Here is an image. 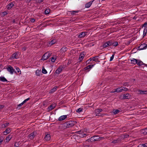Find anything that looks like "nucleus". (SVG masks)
Here are the masks:
<instances>
[{"instance_id":"obj_1","label":"nucleus","mask_w":147,"mask_h":147,"mask_svg":"<svg viewBox=\"0 0 147 147\" xmlns=\"http://www.w3.org/2000/svg\"><path fill=\"white\" fill-rule=\"evenodd\" d=\"M76 123L75 121H69L61 124L59 127L61 129H65L72 127Z\"/></svg>"},{"instance_id":"obj_2","label":"nucleus","mask_w":147,"mask_h":147,"mask_svg":"<svg viewBox=\"0 0 147 147\" xmlns=\"http://www.w3.org/2000/svg\"><path fill=\"white\" fill-rule=\"evenodd\" d=\"M118 45V42L113 40H110L105 43L103 45L104 48L113 46L116 47Z\"/></svg>"},{"instance_id":"obj_3","label":"nucleus","mask_w":147,"mask_h":147,"mask_svg":"<svg viewBox=\"0 0 147 147\" xmlns=\"http://www.w3.org/2000/svg\"><path fill=\"white\" fill-rule=\"evenodd\" d=\"M102 111V110L101 109H95V112L96 114V116L102 117L103 116L104 114L100 113Z\"/></svg>"},{"instance_id":"obj_4","label":"nucleus","mask_w":147,"mask_h":147,"mask_svg":"<svg viewBox=\"0 0 147 147\" xmlns=\"http://www.w3.org/2000/svg\"><path fill=\"white\" fill-rule=\"evenodd\" d=\"M6 69L7 71L11 74H13L14 72L16 73V71H15V70L13 69V67L10 65H8L6 68Z\"/></svg>"},{"instance_id":"obj_5","label":"nucleus","mask_w":147,"mask_h":147,"mask_svg":"<svg viewBox=\"0 0 147 147\" xmlns=\"http://www.w3.org/2000/svg\"><path fill=\"white\" fill-rule=\"evenodd\" d=\"M19 52H17L13 54L10 57V59H17L19 58Z\"/></svg>"},{"instance_id":"obj_6","label":"nucleus","mask_w":147,"mask_h":147,"mask_svg":"<svg viewBox=\"0 0 147 147\" xmlns=\"http://www.w3.org/2000/svg\"><path fill=\"white\" fill-rule=\"evenodd\" d=\"M147 48V45L144 43L141 45L140 46H139L138 47V50H141L144 49H146Z\"/></svg>"},{"instance_id":"obj_7","label":"nucleus","mask_w":147,"mask_h":147,"mask_svg":"<svg viewBox=\"0 0 147 147\" xmlns=\"http://www.w3.org/2000/svg\"><path fill=\"white\" fill-rule=\"evenodd\" d=\"M15 3L14 1H13L10 3L6 6V7L7 9L8 10L11 9L14 6V4H15Z\"/></svg>"},{"instance_id":"obj_8","label":"nucleus","mask_w":147,"mask_h":147,"mask_svg":"<svg viewBox=\"0 0 147 147\" xmlns=\"http://www.w3.org/2000/svg\"><path fill=\"white\" fill-rule=\"evenodd\" d=\"M68 49L65 46L63 47L60 50V52L63 55H65V52L67 51Z\"/></svg>"},{"instance_id":"obj_9","label":"nucleus","mask_w":147,"mask_h":147,"mask_svg":"<svg viewBox=\"0 0 147 147\" xmlns=\"http://www.w3.org/2000/svg\"><path fill=\"white\" fill-rule=\"evenodd\" d=\"M138 94H147V90H138Z\"/></svg>"},{"instance_id":"obj_10","label":"nucleus","mask_w":147,"mask_h":147,"mask_svg":"<svg viewBox=\"0 0 147 147\" xmlns=\"http://www.w3.org/2000/svg\"><path fill=\"white\" fill-rule=\"evenodd\" d=\"M67 115H63L60 116L58 119V121H61L64 120L67 118Z\"/></svg>"},{"instance_id":"obj_11","label":"nucleus","mask_w":147,"mask_h":147,"mask_svg":"<svg viewBox=\"0 0 147 147\" xmlns=\"http://www.w3.org/2000/svg\"><path fill=\"white\" fill-rule=\"evenodd\" d=\"M130 97V95L128 93L125 94H123L122 99H129Z\"/></svg>"},{"instance_id":"obj_12","label":"nucleus","mask_w":147,"mask_h":147,"mask_svg":"<svg viewBox=\"0 0 147 147\" xmlns=\"http://www.w3.org/2000/svg\"><path fill=\"white\" fill-rule=\"evenodd\" d=\"M94 140L95 141H97L101 140V139H103L104 138L103 137H100L99 136H94Z\"/></svg>"},{"instance_id":"obj_13","label":"nucleus","mask_w":147,"mask_h":147,"mask_svg":"<svg viewBox=\"0 0 147 147\" xmlns=\"http://www.w3.org/2000/svg\"><path fill=\"white\" fill-rule=\"evenodd\" d=\"M87 32H82L80 33L78 35V37L80 38H82L84 37L86 35V34L87 33Z\"/></svg>"},{"instance_id":"obj_14","label":"nucleus","mask_w":147,"mask_h":147,"mask_svg":"<svg viewBox=\"0 0 147 147\" xmlns=\"http://www.w3.org/2000/svg\"><path fill=\"white\" fill-rule=\"evenodd\" d=\"M56 42V40L55 39H53L49 41L48 43V46H51L52 45L55 44Z\"/></svg>"},{"instance_id":"obj_15","label":"nucleus","mask_w":147,"mask_h":147,"mask_svg":"<svg viewBox=\"0 0 147 147\" xmlns=\"http://www.w3.org/2000/svg\"><path fill=\"white\" fill-rule=\"evenodd\" d=\"M44 139L46 141H49L51 139L50 135L49 134H46L44 138Z\"/></svg>"},{"instance_id":"obj_16","label":"nucleus","mask_w":147,"mask_h":147,"mask_svg":"<svg viewBox=\"0 0 147 147\" xmlns=\"http://www.w3.org/2000/svg\"><path fill=\"white\" fill-rule=\"evenodd\" d=\"M123 91L122 89V87H120L117 88L115 90L114 92H119Z\"/></svg>"},{"instance_id":"obj_17","label":"nucleus","mask_w":147,"mask_h":147,"mask_svg":"<svg viewBox=\"0 0 147 147\" xmlns=\"http://www.w3.org/2000/svg\"><path fill=\"white\" fill-rule=\"evenodd\" d=\"M35 132H33L29 135L28 136L30 139H32L34 138V137L35 136Z\"/></svg>"},{"instance_id":"obj_18","label":"nucleus","mask_w":147,"mask_h":147,"mask_svg":"<svg viewBox=\"0 0 147 147\" xmlns=\"http://www.w3.org/2000/svg\"><path fill=\"white\" fill-rule=\"evenodd\" d=\"M94 1V0H93L92 1H90V2L86 4L85 5V7L86 8L89 7L91 6L92 2Z\"/></svg>"},{"instance_id":"obj_19","label":"nucleus","mask_w":147,"mask_h":147,"mask_svg":"<svg viewBox=\"0 0 147 147\" xmlns=\"http://www.w3.org/2000/svg\"><path fill=\"white\" fill-rule=\"evenodd\" d=\"M121 140L120 138H119L115 140L112 142L111 143L114 144L119 143L121 142Z\"/></svg>"},{"instance_id":"obj_20","label":"nucleus","mask_w":147,"mask_h":147,"mask_svg":"<svg viewBox=\"0 0 147 147\" xmlns=\"http://www.w3.org/2000/svg\"><path fill=\"white\" fill-rule=\"evenodd\" d=\"M12 137V135L11 134L7 136L5 139V140H6V142H8L11 138Z\"/></svg>"},{"instance_id":"obj_21","label":"nucleus","mask_w":147,"mask_h":147,"mask_svg":"<svg viewBox=\"0 0 147 147\" xmlns=\"http://www.w3.org/2000/svg\"><path fill=\"white\" fill-rule=\"evenodd\" d=\"M141 132L142 134L144 135L147 134V127L144 129H142L141 131Z\"/></svg>"},{"instance_id":"obj_22","label":"nucleus","mask_w":147,"mask_h":147,"mask_svg":"<svg viewBox=\"0 0 147 147\" xmlns=\"http://www.w3.org/2000/svg\"><path fill=\"white\" fill-rule=\"evenodd\" d=\"M10 129L9 128H7L5 131L3 132L4 135H7L10 132Z\"/></svg>"},{"instance_id":"obj_23","label":"nucleus","mask_w":147,"mask_h":147,"mask_svg":"<svg viewBox=\"0 0 147 147\" xmlns=\"http://www.w3.org/2000/svg\"><path fill=\"white\" fill-rule=\"evenodd\" d=\"M94 65H89L85 67L84 68V69L85 70H86L87 69H90L94 66Z\"/></svg>"},{"instance_id":"obj_24","label":"nucleus","mask_w":147,"mask_h":147,"mask_svg":"<svg viewBox=\"0 0 147 147\" xmlns=\"http://www.w3.org/2000/svg\"><path fill=\"white\" fill-rule=\"evenodd\" d=\"M48 58V56H47V54H45V53L42 56L41 60H45Z\"/></svg>"},{"instance_id":"obj_25","label":"nucleus","mask_w":147,"mask_h":147,"mask_svg":"<svg viewBox=\"0 0 147 147\" xmlns=\"http://www.w3.org/2000/svg\"><path fill=\"white\" fill-rule=\"evenodd\" d=\"M138 60L135 59H133L131 60V63L132 64H137Z\"/></svg>"},{"instance_id":"obj_26","label":"nucleus","mask_w":147,"mask_h":147,"mask_svg":"<svg viewBox=\"0 0 147 147\" xmlns=\"http://www.w3.org/2000/svg\"><path fill=\"white\" fill-rule=\"evenodd\" d=\"M62 70V68L61 67H58L56 70L55 72L58 74H59Z\"/></svg>"},{"instance_id":"obj_27","label":"nucleus","mask_w":147,"mask_h":147,"mask_svg":"<svg viewBox=\"0 0 147 147\" xmlns=\"http://www.w3.org/2000/svg\"><path fill=\"white\" fill-rule=\"evenodd\" d=\"M85 54L83 53H81L80 55L79 59L80 61H81L83 59L84 57Z\"/></svg>"},{"instance_id":"obj_28","label":"nucleus","mask_w":147,"mask_h":147,"mask_svg":"<svg viewBox=\"0 0 147 147\" xmlns=\"http://www.w3.org/2000/svg\"><path fill=\"white\" fill-rule=\"evenodd\" d=\"M0 80L3 82L7 81V79L3 76H1L0 77Z\"/></svg>"},{"instance_id":"obj_29","label":"nucleus","mask_w":147,"mask_h":147,"mask_svg":"<svg viewBox=\"0 0 147 147\" xmlns=\"http://www.w3.org/2000/svg\"><path fill=\"white\" fill-rule=\"evenodd\" d=\"M137 64L138 65L140 66L142 65H144V63H143V62L141 61L140 60H138V63H137Z\"/></svg>"},{"instance_id":"obj_30","label":"nucleus","mask_w":147,"mask_h":147,"mask_svg":"<svg viewBox=\"0 0 147 147\" xmlns=\"http://www.w3.org/2000/svg\"><path fill=\"white\" fill-rule=\"evenodd\" d=\"M50 11V10L49 9H47L44 11V13L45 14H48L49 13Z\"/></svg>"},{"instance_id":"obj_31","label":"nucleus","mask_w":147,"mask_h":147,"mask_svg":"<svg viewBox=\"0 0 147 147\" xmlns=\"http://www.w3.org/2000/svg\"><path fill=\"white\" fill-rule=\"evenodd\" d=\"M7 13L6 11H4L1 13V17H3L7 15Z\"/></svg>"},{"instance_id":"obj_32","label":"nucleus","mask_w":147,"mask_h":147,"mask_svg":"<svg viewBox=\"0 0 147 147\" xmlns=\"http://www.w3.org/2000/svg\"><path fill=\"white\" fill-rule=\"evenodd\" d=\"M147 32V27H146L143 31V37L145 36Z\"/></svg>"},{"instance_id":"obj_33","label":"nucleus","mask_w":147,"mask_h":147,"mask_svg":"<svg viewBox=\"0 0 147 147\" xmlns=\"http://www.w3.org/2000/svg\"><path fill=\"white\" fill-rule=\"evenodd\" d=\"M57 86H55L53 88L51 89V93H53L54 92H55L57 90Z\"/></svg>"},{"instance_id":"obj_34","label":"nucleus","mask_w":147,"mask_h":147,"mask_svg":"<svg viewBox=\"0 0 147 147\" xmlns=\"http://www.w3.org/2000/svg\"><path fill=\"white\" fill-rule=\"evenodd\" d=\"M42 72L44 74H46L47 73V71L45 69L44 66L42 67Z\"/></svg>"},{"instance_id":"obj_35","label":"nucleus","mask_w":147,"mask_h":147,"mask_svg":"<svg viewBox=\"0 0 147 147\" xmlns=\"http://www.w3.org/2000/svg\"><path fill=\"white\" fill-rule=\"evenodd\" d=\"M9 123H6L3 124L2 125V128H5L8 126V125H9Z\"/></svg>"},{"instance_id":"obj_36","label":"nucleus","mask_w":147,"mask_h":147,"mask_svg":"<svg viewBox=\"0 0 147 147\" xmlns=\"http://www.w3.org/2000/svg\"><path fill=\"white\" fill-rule=\"evenodd\" d=\"M120 112V111L118 109H114L113 110V112L115 114H118Z\"/></svg>"},{"instance_id":"obj_37","label":"nucleus","mask_w":147,"mask_h":147,"mask_svg":"<svg viewBox=\"0 0 147 147\" xmlns=\"http://www.w3.org/2000/svg\"><path fill=\"white\" fill-rule=\"evenodd\" d=\"M97 57H94L93 58V61H95V62H100L98 60V59L96 58Z\"/></svg>"},{"instance_id":"obj_38","label":"nucleus","mask_w":147,"mask_h":147,"mask_svg":"<svg viewBox=\"0 0 147 147\" xmlns=\"http://www.w3.org/2000/svg\"><path fill=\"white\" fill-rule=\"evenodd\" d=\"M41 73L40 71L38 69H37L36 71V74L37 76H39L40 74Z\"/></svg>"},{"instance_id":"obj_39","label":"nucleus","mask_w":147,"mask_h":147,"mask_svg":"<svg viewBox=\"0 0 147 147\" xmlns=\"http://www.w3.org/2000/svg\"><path fill=\"white\" fill-rule=\"evenodd\" d=\"M55 108L53 105H51L48 108L49 110V111Z\"/></svg>"},{"instance_id":"obj_40","label":"nucleus","mask_w":147,"mask_h":147,"mask_svg":"<svg viewBox=\"0 0 147 147\" xmlns=\"http://www.w3.org/2000/svg\"><path fill=\"white\" fill-rule=\"evenodd\" d=\"M15 68L17 70V71L18 73H19L20 72L19 74H21V71H20V69H19V68L17 67H15Z\"/></svg>"},{"instance_id":"obj_41","label":"nucleus","mask_w":147,"mask_h":147,"mask_svg":"<svg viewBox=\"0 0 147 147\" xmlns=\"http://www.w3.org/2000/svg\"><path fill=\"white\" fill-rule=\"evenodd\" d=\"M94 136L92 137L90 139V141L91 142H95Z\"/></svg>"},{"instance_id":"obj_42","label":"nucleus","mask_w":147,"mask_h":147,"mask_svg":"<svg viewBox=\"0 0 147 147\" xmlns=\"http://www.w3.org/2000/svg\"><path fill=\"white\" fill-rule=\"evenodd\" d=\"M51 61L53 62H54L56 60V58L55 57H52L50 59Z\"/></svg>"},{"instance_id":"obj_43","label":"nucleus","mask_w":147,"mask_h":147,"mask_svg":"<svg viewBox=\"0 0 147 147\" xmlns=\"http://www.w3.org/2000/svg\"><path fill=\"white\" fill-rule=\"evenodd\" d=\"M81 138H83L86 136V135L84 133H82L81 135L79 136Z\"/></svg>"},{"instance_id":"obj_44","label":"nucleus","mask_w":147,"mask_h":147,"mask_svg":"<svg viewBox=\"0 0 147 147\" xmlns=\"http://www.w3.org/2000/svg\"><path fill=\"white\" fill-rule=\"evenodd\" d=\"M140 145L142 146L143 147H147V143H145V144H140Z\"/></svg>"},{"instance_id":"obj_45","label":"nucleus","mask_w":147,"mask_h":147,"mask_svg":"<svg viewBox=\"0 0 147 147\" xmlns=\"http://www.w3.org/2000/svg\"><path fill=\"white\" fill-rule=\"evenodd\" d=\"M4 138L3 137H0V144H1V143L4 140Z\"/></svg>"},{"instance_id":"obj_46","label":"nucleus","mask_w":147,"mask_h":147,"mask_svg":"<svg viewBox=\"0 0 147 147\" xmlns=\"http://www.w3.org/2000/svg\"><path fill=\"white\" fill-rule=\"evenodd\" d=\"M82 111V109L80 108H79L78 109H77L76 110V111L77 112L79 113V112Z\"/></svg>"},{"instance_id":"obj_47","label":"nucleus","mask_w":147,"mask_h":147,"mask_svg":"<svg viewBox=\"0 0 147 147\" xmlns=\"http://www.w3.org/2000/svg\"><path fill=\"white\" fill-rule=\"evenodd\" d=\"M77 133H78L80 135H81V133H83V131L82 130H80L77 132Z\"/></svg>"},{"instance_id":"obj_48","label":"nucleus","mask_w":147,"mask_h":147,"mask_svg":"<svg viewBox=\"0 0 147 147\" xmlns=\"http://www.w3.org/2000/svg\"><path fill=\"white\" fill-rule=\"evenodd\" d=\"M114 54L112 55V56L110 57V61H111L113 60V59L114 58Z\"/></svg>"},{"instance_id":"obj_49","label":"nucleus","mask_w":147,"mask_h":147,"mask_svg":"<svg viewBox=\"0 0 147 147\" xmlns=\"http://www.w3.org/2000/svg\"><path fill=\"white\" fill-rule=\"evenodd\" d=\"M123 85L125 86H129L128 82H124L123 83Z\"/></svg>"},{"instance_id":"obj_50","label":"nucleus","mask_w":147,"mask_h":147,"mask_svg":"<svg viewBox=\"0 0 147 147\" xmlns=\"http://www.w3.org/2000/svg\"><path fill=\"white\" fill-rule=\"evenodd\" d=\"M122 89L123 90V91H126L128 90V88L124 87H122Z\"/></svg>"},{"instance_id":"obj_51","label":"nucleus","mask_w":147,"mask_h":147,"mask_svg":"<svg viewBox=\"0 0 147 147\" xmlns=\"http://www.w3.org/2000/svg\"><path fill=\"white\" fill-rule=\"evenodd\" d=\"M44 0H37L36 2L38 3H40L43 1Z\"/></svg>"},{"instance_id":"obj_52","label":"nucleus","mask_w":147,"mask_h":147,"mask_svg":"<svg viewBox=\"0 0 147 147\" xmlns=\"http://www.w3.org/2000/svg\"><path fill=\"white\" fill-rule=\"evenodd\" d=\"M30 21L31 22L33 23L35 21V19L34 18H31L30 19Z\"/></svg>"},{"instance_id":"obj_53","label":"nucleus","mask_w":147,"mask_h":147,"mask_svg":"<svg viewBox=\"0 0 147 147\" xmlns=\"http://www.w3.org/2000/svg\"><path fill=\"white\" fill-rule=\"evenodd\" d=\"M78 11H71V13L72 14H74V13H78Z\"/></svg>"},{"instance_id":"obj_54","label":"nucleus","mask_w":147,"mask_h":147,"mask_svg":"<svg viewBox=\"0 0 147 147\" xmlns=\"http://www.w3.org/2000/svg\"><path fill=\"white\" fill-rule=\"evenodd\" d=\"M147 25V22H146L144 23V24L142 25V27H145Z\"/></svg>"},{"instance_id":"obj_55","label":"nucleus","mask_w":147,"mask_h":147,"mask_svg":"<svg viewBox=\"0 0 147 147\" xmlns=\"http://www.w3.org/2000/svg\"><path fill=\"white\" fill-rule=\"evenodd\" d=\"M23 103L22 102L20 104H19V105H18V107H20L22 105H23Z\"/></svg>"},{"instance_id":"obj_56","label":"nucleus","mask_w":147,"mask_h":147,"mask_svg":"<svg viewBox=\"0 0 147 147\" xmlns=\"http://www.w3.org/2000/svg\"><path fill=\"white\" fill-rule=\"evenodd\" d=\"M45 54H47V56H48V58L49 57L51 56L50 53H49V52L46 53H45Z\"/></svg>"},{"instance_id":"obj_57","label":"nucleus","mask_w":147,"mask_h":147,"mask_svg":"<svg viewBox=\"0 0 147 147\" xmlns=\"http://www.w3.org/2000/svg\"><path fill=\"white\" fill-rule=\"evenodd\" d=\"M4 107V105H0V109L3 108Z\"/></svg>"},{"instance_id":"obj_58","label":"nucleus","mask_w":147,"mask_h":147,"mask_svg":"<svg viewBox=\"0 0 147 147\" xmlns=\"http://www.w3.org/2000/svg\"><path fill=\"white\" fill-rule=\"evenodd\" d=\"M90 61L89 59H88L86 61V63L87 64H89L90 63Z\"/></svg>"},{"instance_id":"obj_59","label":"nucleus","mask_w":147,"mask_h":147,"mask_svg":"<svg viewBox=\"0 0 147 147\" xmlns=\"http://www.w3.org/2000/svg\"><path fill=\"white\" fill-rule=\"evenodd\" d=\"M90 61H91L92 60H93V58H90L88 59Z\"/></svg>"},{"instance_id":"obj_60","label":"nucleus","mask_w":147,"mask_h":147,"mask_svg":"<svg viewBox=\"0 0 147 147\" xmlns=\"http://www.w3.org/2000/svg\"><path fill=\"white\" fill-rule=\"evenodd\" d=\"M30 99V98H27V99H25V100H26V101H28Z\"/></svg>"},{"instance_id":"obj_61","label":"nucleus","mask_w":147,"mask_h":147,"mask_svg":"<svg viewBox=\"0 0 147 147\" xmlns=\"http://www.w3.org/2000/svg\"><path fill=\"white\" fill-rule=\"evenodd\" d=\"M32 0H26V1L28 3H29Z\"/></svg>"},{"instance_id":"obj_62","label":"nucleus","mask_w":147,"mask_h":147,"mask_svg":"<svg viewBox=\"0 0 147 147\" xmlns=\"http://www.w3.org/2000/svg\"><path fill=\"white\" fill-rule=\"evenodd\" d=\"M26 100H25L22 103H23V104H24L26 102Z\"/></svg>"},{"instance_id":"obj_63","label":"nucleus","mask_w":147,"mask_h":147,"mask_svg":"<svg viewBox=\"0 0 147 147\" xmlns=\"http://www.w3.org/2000/svg\"><path fill=\"white\" fill-rule=\"evenodd\" d=\"M14 146H15L16 147H18V144H17V145H16V144H14Z\"/></svg>"},{"instance_id":"obj_64","label":"nucleus","mask_w":147,"mask_h":147,"mask_svg":"<svg viewBox=\"0 0 147 147\" xmlns=\"http://www.w3.org/2000/svg\"><path fill=\"white\" fill-rule=\"evenodd\" d=\"M144 65L145 66L147 67V64H145L144 63Z\"/></svg>"}]
</instances>
